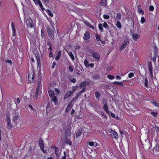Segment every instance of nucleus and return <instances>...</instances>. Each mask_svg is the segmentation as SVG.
I'll list each match as a JSON object with an SVG mask.
<instances>
[{
	"label": "nucleus",
	"mask_w": 159,
	"mask_h": 159,
	"mask_svg": "<svg viewBox=\"0 0 159 159\" xmlns=\"http://www.w3.org/2000/svg\"><path fill=\"white\" fill-rule=\"evenodd\" d=\"M34 72L32 71L29 74L28 81L30 83H33L34 81Z\"/></svg>",
	"instance_id": "f257e3e1"
},
{
	"label": "nucleus",
	"mask_w": 159,
	"mask_h": 159,
	"mask_svg": "<svg viewBox=\"0 0 159 159\" xmlns=\"http://www.w3.org/2000/svg\"><path fill=\"white\" fill-rule=\"evenodd\" d=\"M48 32L49 37L52 39H54V31L55 30V29H53L49 27H48L47 28Z\"/></svg>",
	"instance_id": "f03ea898"
},
{
	"label": "nucleus",
	"mask_w": 159,
	"mask_h": 159,
	"mask_svg": "<svg viewBox=\"0 0 159 159\" xmlns=\"http://www.w3.org/2000/svg\"><path fill=\"white\" fill-rule=\"evenodd\" d=\"M13 117L12 118V122H13V125H14V126H15L16 125L17 121L18 120L19 118V116L16 114V113H13Z\"/></svg>",
	"instance_id": "7ed1b4c3"
},
{
	"label": "nucleus",
	"mask_w": 159,
	"mask_h": 159,
	"mask_svg": "<svg viewBox=\"0 0 159 159\" xmlns=\"http://www.w3.org/2000/svg\"><path fill=\"white\" fill-rule=\"evenodd\" d=\"M129 43V39L128 38H126L124 40L123 42L121 45L120 50L122 51L123 49L125 48L127 45Z\"/></svg>",
	"instance_id": "20e7f679"
},
{
	"label": "nucleus",
	"mask_w": 159,
	"mask_h": 159,
	"mask_svg": "<svg viewBox=\"0 0 159 159\" xmlns=\"http://www.w3.org/2000/svg\"><path fill=\"white\" fill-rule=\"evenodd\" d=\"M148 69L149 70L150 72V77L152 79L153 76V72H152V62L150 61H148Z\"/></svg>",
	"instance_id": "39448f33"
},
{
	"label": "nucleus",
	"mask_w": 159,
	"mask_h": 159,
	"mask_svg": "<svg viewBox=\"0 0 159 159\" xmlns=\"http://www.w3.org/2000/svg\"><path fill=\"white\" fill-rule=\"evenodd\" d=\"M109 132L110 133V134L112 138L116 139H117L118 138V135L117 132L113 130H110Z\"/></svg>",
	"instance_id": "423d86ee"
},
{
	"label": "nucleus",
	"mask_w": 159,
	"mask_h": 159,
	"mask_svg": "<svg viewBox=\"0 0 159 159\" xmlns=\"http://www.w3.org/2000/svg\"><path fill=\"white\" fill-rule=\"evenodd\" d=\"M90 55L92 57L98 60L100 58V55L99 53L96 52H92L90 53Z\"/></svg>",
	"instance_id": "0eeeda50"
},
{
	"label": "nucleus",
	"mask_w": 159,
	"mask_h": 159,
	"mask_svg": "<svg viewBox=\"0 0 159 159\" xmlns=\"http://www.w3.org/2000/svg\"><path fill=\"white\" fill-rule=\"evenodd\" d=\"M12 126H14V125L11 124V120L9 117L7 116V127L8 129H11Z\"/></svg>",
	"instance_id": "6e6552de"
},
{
	"label": "nucleus",
	"mask_w": 159,
	"mask_h": 159,
	"mask_svg": "<svg viewBox=\"0 0 159 159\" xmlns=\"http://www.w3.org/2000/svg\"><path fill=\"white\" fill-rule=\"evenodd\" d=\"M39 143L41 150L43 149L44 147V145L43 143V139L40 138L39 139Z\"/></svg>",
	"instance_id": "1a4fd4ad"
},
{
	"label": "nucleus",
	"mask_w": 159,
	"mask_h": 159,
	"mask_svg": "<svg viewBox=\"0 0 159 159\" xmlns=\"http://www.w3.org/2000/svg\"><path fill=\"white\" fill-rule=\"evenodd\" d=\"M26 24L30 28L33 27V22L31 18H28L26 21Z\"/></svg>",
	"instance_id": "9d476101"
},
{
	"label": "nucleus",
	"mask_w": 159,
	"mask_h": 159,
	"mask_svg": "<svg viewBox=\"0 0 159 159\" xmlns=\"http://www.w3.org/2000/svg\"><path fill=\"white\" fill-rule=\"evenodd\" d=\"M131 35L133 39L135 41H137L140 37V35L137 34L132 33Z\"/></svg>",
	"instance_id": "9b49d317"
},
{
	"label": "nucleus",
	"mask_w": 159,
	"mask_h": 159,
	"mask_svg": "<svg viewBox=\"0 0 159 159\" xmlns=\"http://www.w3.org/2000/svg\"><path fill=\"white\" fill-rule=\"evenodd\" d=\"M73 92H72L71 90L69 91L64 95V99H66L67 98H68L70 96H71L73 94Z\"/></svg>",
	"instance_id": "f8f14e48"
},
{
	"label": "nucleus",
	"mask_w": 159,
	"mask_h": 159,
	"mask_svg": "<svg viewBox=\"0 0 159 159\" xmlns=\"http://www.w3.org/2000/svg\"><path fill=\"white\" fill-rule=\"evenodd\" d=\"M78 98H76L75 97V98H73L71 101L70 104H69L67 108L70 107V108H71L73 106V105L74 103L75 102H76L77 101V99Z\"/></svg>",
	"instance_id": "ddd939ff"
},
{
	"label": "nucleus",
	"mask_w": 159,
	"mask_h": 159,
	"mask_svg": "<svg viewBox=\"0 0 159 159\" xmlns=\"http://www.w3.org/2000/svg\"><path fill=\"white\" fill-rule=\"evenodd\" d=\"M90 37V35L89 32H86L84 34V36H83V39L84 40H87L89 39Z\"/></svg>",
	"instance_id": "4468645a"
},
{
	"label": "nucleus",
	"mask_w": 159,
	"mask_h": 159,
	"mask_svg": "<svg viewBox=\"0 0 159 159\" xmlns=\"http://www.w3.org/2000/svg\"><path fill=\"white\" fill-rule=\"evenodd\" d=\"M102 108L103 110L105 111L107 113H109L110 112L109 111V110L108 109V107L107 105L106 102H105V103H104V105L103 107Z\"/></svg>",
	"instance_id": "2eb2a0df"
},
{
	"label": "nucleus",
	"mask_w": 159,
	"mask_h": 159,
	"mask_svg": "<svg viewBox=\"0 0 159 159\" xmlns=\"http://www.w3.org/2000/svg\"><path fill=\"white\" fill-rule=\"evenodd\" d=\"M51 98V101L54 102L56 105H57V104L58 100L56 97L55 96Z\"/></svg>",
	"instance_id": "dca6fc26"
},
{
	"label": "nucleus",
	"mask_w": 159,
	"mask_h": 159,
	"mask_svg": "<svg viewBox=\"0 0 159 159\" xmlns=\"http://www.w3.org/2000/svg\"><path fill=\"white\" fill-rule=\"evenodd\" d=\"M82 132V130L81 129H78L76 134V137L77 138H78L81 135Z\"/></svg>",
	"instance_id": "f3484780"
},
{
	"label": "nucleus",
	"mask_w": 159,
	"mask_h": 159,
	"mask_svg": "<svg viewBox=\"0 0 159 159\" xmlns=\"http://www.w3.org/2000/svg\"><path fill=\"white\" fill-rule=\"evenodd\" d=\"M61 50L59 51L55 57V60H56L58 61L59 60L61 56Z\"/></svg>",
	"instance_id": "a211bd4d"
},
{
	"label": "nucleus",
	"mask_w": 159,
	"mask_h": 159,
	"mask_svg": "<svg viewBox=\"0 0 159 159\" xmlns=\"http://www.w3.org/2000/svg\"><path fill=\"white\" fill-rule=\"evenodd\" d=\"M53 148H55V153L57 156H59L60 155L59 152V149L58 147H56V146H53Z\"/></svg>",
	"instance_id": "6ab92c4d"
},
{
	"label": "nucleus",
	"mask_w": 159,
	"mask_h": 159,
	"mask_svg": "<svg viewBox=\"0 0 159 159\" xmlns=\"http://www.w3.org/2000/svg\"><path fill=\"white\" fill-rule=\"evenodd\" d=\"M35 55L37 61L38 66H39V64L40 62V56L38 52H36Z\"/></svg>",
	"instance_id": "aec40b11"
},
{
	"label": "nucleus",
	"mask_w": 159,
	"mask_h": 159,
	"mask_svg": "<svg viewBox=\"0 0 159 159\" xmlns=\"http://www.w3.org/2000/svg\"><path fill=\"white\" fill-rule=\"evenodd\" d=\"M137 7L139 12L140 13H141L142 14H143L144 12L142 10L141 6L139 5H138L137 6Z\"/></svg>",
	"instance_id": "412c9836"
},
{
	"label": "nucleus",
	"mask_w": 159,
	"mask_h": 159,
	"mask_svg": "<svg viewBox=\"0 0 159 159\" xmlns=\"http://www.w3.org/2000/svg\"><path fill=\"white\" fill-rule=\"evenodd\" d=\"M107 0H102L100 4L103 6H106L107 5Z\"/></svg>",
	"instance_id": "4be33fe9"
},
{
	"label": "nucleus",
	"mask_w": 159,
	"mask_h": 159,
	"mask_svg": "<svg viewBox=\"0 0 159 159\" xmlns=\"http://www.w3.org/2000/svg\"><path fill=\"white\" fill-rule=\"evenodd\" d=\"M121 14L120 13H119L117 14L115 19L118 20H120L121 18Z\"/></svg>",
	"instance_id": "5701e85b"
},
{
	"label": "nucleus",
	"mask_w": 159,
	"mask_h": 159,
	"mask_svg": "<svg viewBox=\"0 0 159 159\" xmlns=\"http://www.w3.org/2000/svg\"><path fill=\"white\" fill-rule=\"evenodd\" d=\"M95 37L96 38V40L97 41H101V36L100 35L98 34H96L95 35Z\"/></svg>",
	"instance_id": "b1692460"
},
{
	"label": "nucleus",
	"mask_w": 159,
	"mask_h": 159,
	"mask_svg": "<svg viewBox=\"0 0 159 159\" xmlns=\"http://www.w3.org/2000/svg\"><path fill=\"white\" fill-rule=\"evenodd\" d=\"M39 88H37L36 90V92L35 93V97L36 98V99H37L39 96Z\"/></svg>",
	"instance_id": "393cba45"
},
{
	"label": "nucleus",
	"mask_w": 159,
	"mask_h": 159,
	"mask_svg": "<svg viewBox=\"0 0 159 159\" xmlns=\"http://www.w3.org/2000/svg\"><path fill=\"white\" fill-rule=\"evenodd\" d=\"M48 93L49 95L51 98L53 97V96H55L54 94V92L52 90H49L48 91Z\"/></svg>",
	"instance_id": "a878e982"
},
{
	"label": "nucleus",
	"mask_w": 159,
	"mask_h": 159,
	"mask_svg": "<svg viewBox=\"0 0 159 159\" xmlns=\"http://www.w3.org/2000/svg\"><path fill=\"white\" fill-rule=\"evenodd\" d=\"M113 84H114L118 85H120L121 86H122L123 85V83L122 82H119L115 81L114 82Z\"/></svg>",
	"instance_id": "bb28decb"
},
{
	"label": "nucleus",
	"mask_w": 159,
	"mask_h": 159,
	"mask_svg": "<svg viewBox=\"0 0 159 159\" xmlns=\"http://www.w3.org/2000/svg\"><path fill=\"white\" fill-rule=\"evenodd\" d=\"M116 26L119 29H120L122 26L120 22L119 21H117L116 22Z\"/></svg>",
	"instance_id": "cd10ccee"
},
{
	"label": "nucleus",
	"mask_w": 159,
	"mask_h": 159,
	"mask_svg": "<svg viewBox=\"0 0 159 159\" xmlns=\"http://www.w3.org/2000/svg\"><path fill=\"white\" fill-rule=\"evenodd\" d=\"M144 85L146 87H148V81L147 78H146L144 82Z\"/></svg>",
	"instance_id": "c85d7f7f"
},
{
	"label": "nucleus",
	"mask_w": 159,
	"mask_h": 159,
	"mask_svg": "<svg viewBox=\"0 0 159 159\" xmlns=\"http://www.w3.org/2000/svg\"><path fill=\"white\" fill-rule=\"evenodd\" d=\"M84 23L88 26L89 27H90L92 28L93 29H94V27L92 26L90 24L89 22H87L86 21H85Z\"/></svg>",
	"instance_id": "c756f323"
},
{
	"label": "nucleus",
	"mask_w": 159,
	"mask_h": 159,
	"mask_svg": "<svg viewBox=\"0 0 159 159\" xmlns=\"http://www.w3.org/2000/svg\"><path fill=\"white\" fill-rule=\"evenodd\" d=\"M48 14V15L51 17H53V14L52 13L51 11L49 10H46Z\"/></svg>",
	"instance_id": "7c9ffc66"
},
{
	"label": "nucleus",
	"mask_w": 159,
	"mask_h": 159,
	"mask_svg": "<svg viewBox=\"0 0 159 159\" xmlns=\"http://www.w3.org/2000/svg\"><path fill=\"white\" fill-rule=\"evenodd\" d=\"M68 54L70 57L71 58L72 60H74L75 59L74 57L72 52H70L69 53H68Z\"/></svg>",
	"instance_id": "2f4dec72"
},
{
	"label": "nucleus",
	"mask_w": 159,
	"mask_h": 159,
	"mask_svg": "<svg viewBox=\"0 0 159 159\" xmlns=\"http://www.w3.org/2000/svg\"><path fill=\"white\" fill-rule=\"evenodd\" d=\"M98 28L99 29L101 32H103V29L102 27V25L101 24H99L98 25Z\"/></svg>",
	"instance_id": "473e14b6"
},
{
	"label": "nucleus",
	"mask_w": 159,
	"mask_h": 159,
	"mask_svg": "<svg viewBox=\"0 0 159 159\" xmlns=\"http://www.w3.org/2000/svg\"><path fill=\"white\" fill-rule=\"evenodd\" d=\"M84 64L86 67H89V61L86 59H85L84 61Z\"/></svg>",
	"instance_id": "72a5a7b5"
},
{
	"label": "nucleus",
	"mask_w": 159,
	"mask_h": 159,
	"mask_svg": "<svg viewBox=\"0 0 159 159\" xmlns=\"http://www.w3.org/2000/svg\"><path fill=\"white\" fill-rule=\"evenodd\" d=\"M85 84V81H84L82 82L80 84V87H83L84 86L86 85Z\"/></svg>",
	"instance_id": "f704fd0d"
},
{
	"label": "nucleus",
	"mask_w": 159,
	"mask_h": 159,
	"mask_svg": "<svg viewBox=\"0 0 159 159\" xmlns=\"http://www.w3.org/2000/svg\"><path fill=\"white\" fill-rule=\"evenodd\" d=\"M66 143L69 144L70 145H72V142L70 139H67L66 141Z\"/></svg>",
	"instance_id": "c9c22d12"
},
{
	"label": "nucleus",
	"mask_w": 159,
	"mask_h": 159,
	"mask_svg": "<svg viewBox=\"0 0 159 159\" xmlns=\"http://www.w3.org/2000/svg\"><path fill=\"white\" fill-rule=\"evenodd\" d=\"M101 96L100 93L98 91H96L95 92V96L97 98H98Z\"/></svg>",
	"instance_id": "e433bc0d"
},
{
	"label": "nucleus",
	"mask_w": 159,
	"mask_h": 159,
	"mask_svg": "<svg viewBox=\"0 0 159 159\" xmlns=\"http://www.w3.org/2000/svg\"><path fill=\"white\" fill-rule=\"evenodd\" d=\"M107 78L109 79L112 80L114 78V77L113 76L109 75H107Z\"/></svg>",
	"instance_id": "4c0bfd02"
},
{
	"label": "nucleus",
	"mask_w": 159,
	"mask_h": 159,
	"mask_svg": "<svg viewBox=\"0 0 159 159\" xmlns=\"http://www.w3.org/2000/svg\"><path fill=\"white\" fill-rule=\"evenodd\" d=\"M101 115L104 117L106 119H107V116L104 113L103 111L101 112Z\"/></svg>",
	"instance_id": "58836bf2"
},
{
	"label": "nucleus",
	"mask_w": 159,
	"mask_h": 159,
	"mask_svg": "<svg viewBox=\"0 0 159 159\" xmlns=\"http://www.w3.org/2000/svg\"><path fill=\"white\" fill-rule=\"evenodd\" d=\"M64 156L61 157V159H66V152H64Z\"/></svg>",
	"instance_id": "ea45409f"
},
{
	"label": "nucleus",
	"mask_w": 159,
	"mask_h": 159,
	"mask_svg": "<svg viewBox=\"0 0 159 159\" xmlns=\"http://www.w3.org/2000/svg\"><path fill=\"white\" fill-rule=\"evenodd\" d=\"M145 22V20L144 17H142L141 20V22L143 24Z\"/></svg>",
	"instance_id": "a19ab883"
},
{
	"label": "nucleus",
	"mask_w": 159,
	"mask_h": 159,
	"mask_svg": "<svg viewBox=\"0 0 159 159\" xmlns=\"http://www.w3.org/2000/svg\"><path fill=\"white\" fill-rule=\"evenodd\" d=\"M103 26H104V27L106 29L108 28V25H107V23L106 22H105L103 23Z\"/></svg>",
	"instance_id": "79ce46f5"
},
{
	"label": "nucleus",
	"mask_w": 159,
	"mask_h": 159,
	"mask_svg": "<svg viewBox=\"0 0 159 159\" xmlns=\"http://www.w3.org/2000/svg\"><path fill=\"white\" fill-rule=\"evenodd\" d=\"M109 112H110L109 113H107V114H108L109 115H111V116L112 117H115V114L112 113V112L110 111H109Z\"/></svg>",
	"instance_id": "37998d69"
},
{
	"label": "nucleus",
	"mask_w": 159,
	"mask_h": 159,
	"mask_svg": "<svg viewBox=\"0 0 159 159\" xmlns=\"http://www.w3.org/2000/svg\"><path fill=\"white\" fill-rule=\"evenodd\" d=\"M70 81L74 83H75L76 82V80L75 78H71L70 80Z\"/></svg>",
	"instance_id": "c03bdc74"
},
{
	"label": "nucleus",
	"mask_w": 159,
	"mask_h": 159,
	"mask_svg": "<svg viewBox=\"0 0 159 159\" xmlns=\"http://www.w3.org/2000/svg\"><path fill=\"white\" fill-rule=\"evenodd\" d=\"M103 17L106 19H108L110 17L107 15H103Z\"/></svg>",
	"instance_id": "a18cd8bd"
},
{
	"label": "nucleus",
	"mask_w": 159,
	"mask_h": 159,
	"mask_svg": "<svg viewBox=\"0 0 159 159\" xmlns=\"http://www.w3.org/2000/svg\"><path fill=\"white\" fill-rule=\"evenodd\" d=\"M134 76V74L133 73H130L128 77L129 78H131V77H133Z\"/></svg>",
	"instance_id": "49530a36"
},
{
	"label": "nucleus",
	"mask_w": 159,
	"mask_h": 159,
	"mask_svg": "<svg viewBox=\"0 0 159 159\" xmlns=\"http://www.w3.org/2000/svg\"><path fill=\"white\" fill-rule=\"evenodd\" d=\"M151 114L154 117H156L157 114V112H151Z\"/></svg>",
	"instance_id": "de8ad7c7"
},
{
	"label": "nucleus",
	"mask_w": 159,
	"mask_h": 159,
	"mask_svg": "<svg viewBox=\"0 0 159 159\" xmlns=\"http://www.w3.org/2000/svg\"><path fill=\"white\" fill-rule=\"evenodd\" d=\"M48 45H49L50 46V47L48 49V51L49 52H52V48L51 47V46L50 45V43H48Z\"/></svg>",
	"instance_id": "09e8293b"
},
{
	"label": "nucleus",
	"mask_w": 159,
	"mask_h": 159,
	"mask_svg": "<svg viewBox=\"0 0 159 159\" xmlns=\"http://www.w3.org/2000/svg\"><path fill=\"white\" fill-rule=\"evenodd\" d=\"M94 142L92 141H90L88 143L89 145L91 146H93L94 145Z\"/></svg>",
	"instance_id": "8fccbe9b"
},
{
	"label": "nucleus",
	"mask_w": 159,
	"mask_h": 159,
	"mask_svg": "<svg viewBox=\"0 0 159 159\" xmlns=\"http://www.w3.org/2000/svg\"><path fill=\"white\" fill-rule=\"evenodd\" d=\"M47 108V110H48V111H49L50 109V107L49 105V103H48V104L46 106Z\"/></svg>",
	"instance_id": "3c124183"
},
{
	"label": "nucleus",
	"mask_w": 159,
	"mask_h": 159,
	"mask_svg": "<svg viewBox=\"0 0 159 159\" xmlns=\"http://www.w3.org/2000/svg\"><path fill=\"white\" fill-rule=\"evenodd\" d=\"M11 28H12V30H15V26L14 25V23L13 22H11Z\"/></svg>",
	"instance_id": "603ef678"
},
{
	"label": "nucleus",
	"mask_w": 159,
	"mask_h": 159,
	"mask_svg": "<svg viewBox=\"0 0 159 159\" xmlns=\"http://www.w3.org/2000/svg\"><path fill=\"white\" fill-rule=\"evenodd\" d=\"M149 10L152 11L154 10V7L153 6H150L149 7Z\"/></svg>",
	"instance_id": "864d4df0"
},
{
	"label": "nucleus",
	"mask_w": 159,
	"mask_h": 159,
	"mask_svg": "<svg viewBox=\"0 0 159 159\" xmlns=\"http://www.w3.org/2000/svg\"><path fill=\"white\" fill-rule=\"evenodd\" d=\"M35 3L36 4H39V2H41V1L39 0H33Z\"/></svg>",
	"instance_id": "5fc2aeb1"
},
{
	"label": "nucleus",
	"mask_w": 159,
	"mask_h": 159,
	"mask_svg": "<svg viewBox=\"0 0 159 159\" xmlns=\"http://www.w3.org/2000/svg\"><path fill=\"white\" fill-rule=\"evenodd\" d=\"M81 93H80V92H79L76 95V98H78L79 97L81 96Z\"/></svg>",
	"instance_id": "6e6d98bb"
},
{
	"label": "nucleus",
	"mask_w": 159,
	"mask_h": 159,
	"mask_svg": "<svg viewBox=\"0 0 159 159\" xmlns=\"http://www.w3.org/2000/svg\"><path fill=\"white\" fill-rule=\"evenodd\" d=\"M152 60L154 63L155 64L156 62V57H153L152 58Z\"/></svg>",
	"instance_id": "4d7b16f0"
},
{
	"label": "nucleus",
	"mask_w": 159,
	"mask_h": 159,
	"mask_svg": "<svg viewBox=\"0 0 159 159\" xmlns=\"http://www.w3.org/2000/svg\"><path fill=\"white\" fill-rule=\"evenodd\" d=\"M152 103L155 106H156V107H158V106H159V104H158V103H157V102H152Z\"/></svg>",
	"instance_id": "13d9d810"
},
{
	"label": "nucleus",
	"mask_w": 159,
	"mask_h": 159,
	"mask_svg": "<svg viewBox=\"0 0 159 159\" xmlns=\"http://www.w3.org/2000/svg\"><path fill=\"white\" fill-rule=\"evenodd\" d=\"M69 69L70 72H72L73 71V69L71 66H69Z\"/></svg>",
	"instance_id": "bf43d9fd"
},
{
	"label": "nucleus",
	"mask_w": 159,
	"mask_h": 159,
	"mask_svg": "<svg viewBox=\"0 0 159 159\" xmlns=\"http://www.w3.org/2000/svg\"><path fill=\"white\" fill-rule=\"evenodd\" d=\"M6 62L10 63L11 65H12V61L11 60H6Z\"/></svg>",
	"instance_id": "052dcab7"
},
{
	"label": "nucleus",
	"mask_w": 159,
	"mask_h": 159,
	"mask_svg": "<svg viewBox=\"0 0 159 159\" xmlns=\"http://www.w3.org/2000/svg\"><path fill=\"white\" fill-rule=\"evenodd\" d=\"M94 66V64L93 63H91L89 64V67L90 66L91 68H92Z\"/></svg>",
	"instance_id": "680f3d73"
},
{
	"label": "nucleus",
	"mask_w": 159,
	"mask_h": 159,
	"mask_svg": "<svg viewBox=\"0 0 159 159\" xmlns=\"http://www.w3.org/2000/svg\"><path fill=\"white\" fill-rule=\"evenodd\" d=\"M56 65V63L55 62H53V63H52V69H53L54 67H55V65Z\"/></svg>",
	"instance_id": "e2e57ef3"
},
{
	"label": "nucleus",
	"mask_w": 159,
	"mask_h": 159,
	"mask_svg": "<svg viewBox=\"0 0 159 159\" xmlns=\"http://www.w3.org/2000/svg\"><path fill=\"white\" fill-rule=\"evenodd\" d=\"M13 31L12 36H15L16 35V30H13Z\"/></svg>",
	"instance_id": "0e129e2a"
},
{
	"label": "nucleus",
	"mask_w": 159,
	"mask_h": 159,
	"mask_svg": "<svg viewBox=\"0 0 159 159\" xmlns=\"http://www.w3.org/2000/svg\"><path fill=\"white\" fill-rule=\"evenodd\" d=\"M49 56L50 57H52L53 56V53L52 52H49Z\"/></svg>",
	"instance_id": "69168bd1"
},
{
	"label": "nucleus",
	"mask_w": 159,
	"mask_h": 159,
	"mask_svg": "<svg viewBox=\"0 0 159 159\" xmlns=\"http://www.w3.org/2000/svg\"><path fill=\"white\" fill-rule=\"evenodd\" d=\"M116 79L118 80H120L121 78V77L119 75H117L116 76Z\"/></svg>",
	"instance_id": "338daca9"
},
{
	"label": "nucleus",
	"mask_w": 159,
	"mask_h": 159,
	"mask_svg": "<svg viewBox=\"0 0 159 159\" xmlns=\"http://www.w3.org/2000/svg\"><path fill=\"white\" fill-rule=\"evenodd\" d=\"M41 36H42V37L43 36L44 37V33L43 31V30H41Z\"/></svg>",
	"instance_id": "774afa93"
}]
</instances>
